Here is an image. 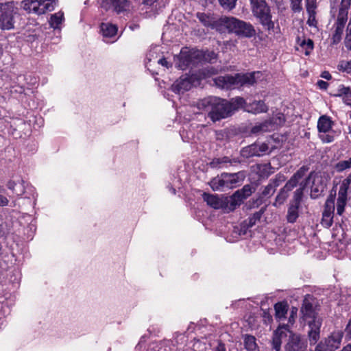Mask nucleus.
<instances>
[{
    "mask_svg": "<svg viewBox=\"0 0 351 351\" xmlns=\"http://www.w3.org/2000/svg\"><path fill=\"white\" fill-rule=\"evenodd\" d=\"M199 108L209 110L208 117L213 122L225 119L232 114L229 101L216 97L203 99L199 104Z\"/></svg>",
    "mask_w": 351,
    "mask_h": 351,
    "instance_id": "obj_1",
    "label": "nucleus"
},
{
    "mask_svg": "<svg viewBox=\"0 0 351 351\" xmlns=\"http://www.w3.org/2000/svg\"><path fill=\"white\" fill-rule=\"evenodd\" d=\"M217 25L238 36L252 38L256 34V30L252 24L232 16L221 17L217 21Z\"/></svg>",
    "mask_w": 351,
    "mask_h": 351,
    "instance_id": "obj_2",
    "label": "nucleus"
},
{
    "mask_svg": "<svg viewBox=\"0 0 351 351\" xmlns=\"http://www.w3.org/2000/svg\"><path fill=\"white\" fill-rule=\"evenodd\" d=\"M259 72L246 74H236L235 75H226L214 79L215 84L222 89H231L243 86L253 85L256 82V75Z\"/></svg>",
    "mask_w": 351,
    "mask_h": 351,
    "instance_id": "obj_3",
    "label": "nucleus"
},
{
    "mask_svg": "<svg viewBox=\"0 0 351 351\" xmlns=\"http://www.w3.org/2000/svg\"><path fill=\"white\" fill-rule=\"evenodd\" d=\"M254 15L258 19L261 24L268 31L274 29V23L271 20L270 9L265 0H250Z\"/></svg>",
    "mask_w": 351,
    "mask_h": 351,
    "instance_id": "obj_4",
    "label": "nucleus"
},
{
    "mask_svg": "<svg viewBox=\"0 0 351 351\" xmlns=\"http://www.w3.org/2000/svg\"><path fill=\"white\" fill-rule=\"evenodd\" d=\"M202 52L198 50L182 49L178 58L177 66L181 70L195 67L202 60Z\"/></svg>",
    "mask_w": 351,
    "mask_h": 351,
    "instance_id": "obj_5",
    "label": "nucleus"
},
{
    "mask_svg": "<svg viewBox=\"0 0 351 351\" xmlns=\"http://www.w3.org/2000/svg\"><path fill=\"white\" fill-rule=\"evenodd\" d=\"M58 0H25L23 1V10L28 13L37 15L54 10Z\"/></svg>",
    "mask_w": 351,
    "mask_h": 351,
    "instance_id": "obj_6",
    "label": "nucleus"
},
{
    "mask_svg": "<svg viewBox=\"0 0 351 351\" xmlns=\"http://www.w3.org/2000/svg\"><path fill=\"white\" fill-rule=\"evenodd\" d=\"M303 187L311 186V197L315 199L324 191L326 184L321 175L314 171L311 172L308 177L301 182Z\"/></svg>",
    "mask_w": 351,
    "mask_h": 351,
    "instance_id": "obj_7",
    "label": "nucleus"
},
{
    "mask_svg": "<svg viewBox=\"0 0 351 351\" xmlns=\"http://www.w3.org/2000/svg\"><path fill=\"white\" fill-rule=\"evenodd\" d=\"M308 170V167L302 166L293 174L277 195L276 198L277 203L281 204L286 200L288 197V193L296 186L298 181L304 176Z\"/></svg>",
    "mask_w": 351,
    "mask_h": 351,
    "instance_id": "obj_8",
    "label": "nucleus"
},
{
    "mask_svg": "<svg viewBox=\"0 0 351 351\" xmlns=\"http://www.w3.org/2000/svg\"><path fill=\"white\" fill-rule=\"evenodd\" d=\"M14 3L13 1L0 3V23L3 29H10L14 23Z\"/></svg>",
    "mask_w": 351,
    "mask_h": 351,
    "instance_id": "obj_9",
    "label": "nucleus"
},
{
    "mask_svg": "<svg viewBox=\"0 0 351 351\" xmlns=\"http://www.w3.org/2000/svg\"><path fill=\"white\" fill-rule=\"evenodd\" d=\"M199 79L194 75H184L177 80L171 86V90L177 94H181L199 84Z\"/></svg>",
    "mask_w": 351,
    "mask_h": 351,
    "instance_id": "obj_10",
    "label": "nucleus"
},
{
    "mask_svg": "<svg viewBox=\"0 0 351 351\" xmlns=\"http://www.w3.org/2000/svg\"><path fill=\"white\" fill-rule=\"evenodd\" d=\"M342 338V331H335L324 342L322 341L316 346L315 351H335L339 347Z\"/></svg>",
    "mask_w": 351,
    "mask_h": 351,
    "instance_id": "obj_11",
    "label": "nucleus"
},
{
    "mask_svg": "<svg viewBox=\"0 0 351 351\" xmlns=\"http://www.w3.org/2000/svg\"><path fill=\"white\" fill-rule=\"evenodd\" d=\"M350 184L351 174L342 181L339 187L337 200V213L339 215H341L344 212L347 201L348 191Z\"/></svg>",
    "mask_w": 351,
    "mask_h": 351,
    "instance_id": "obj_12",
    "label": "nucleus"
},
{
    "mask_svg": "<svg viewBox=\"0 0 351 351\" xmlns=\"http://www.w3.org/2000/svg\"><path fill=\"white\" fill-rule=\"evenodd\" d=\"M315 308L316 301L315 298L310 295H306L301 308L303 319L307 322L308 319L313 320L314 319H320L317 315Z\"/></svg>",
    "mask_w": 351,
    "mask_h": 351,
    "instance_id": "obj_13",
    "label": "nucleus"
},
{
    "mask_svg": "<svg viewBox=\"0 0 351 351\" xmlns=\"http://www.w3.org/2000/svg\"><path fill=\"white\" fill-rule=\"evenodd\" d=\"M269 153V146L265 143L256 142L241 149V155L245 158L262 156Z\"/></svg>",
    "mask_w": 351,
    "mask_h": 351,
    "instance_id": "obj_14",
    "label": "nucleus"
},
{
    "mask_svg": "<svg viewBox=\"0 0 351 351\" xmlns=\"http://www.w3.org/2000/svg\"><path fill=\"white\" fill-rule=\"evenodd\" d=\"M335 211V197L330 196L326 201L322 214V223L326 227H330L332 223Z\"/></svg>",
    "mask_w": 351,
    "mask_h": 351,
    "instance_id": "obj_15",
    "label": "nucleus"
},
{
    "mask_svg": "<svg viewBox=\"0 0 351 351\" xmlns=\"http://www.w3.org/2000/svg\"><path fill=\"white\" fill-rule=\"evenodd\" d=\"M291 334L288 325L279 326L275 330L273 335L272 346L275 351H280L282 339Z\"/></svg>",
    "mask_w": 351,
    "mask_h": 351,
    "instance_id": "obj_16",
    "label": "nucleus"
},
{
    "mask_svg": "<svg viewBox=\"0 0 351 351\" xmlns=\"http://www.w3.org/2000/svg\"><path fill=\"white\" fill-rule=\"evenodd\" d=\"M343 15H337V21L334 25L335 31L332 36V45L338 44L341 40L345 25L348 20V16Z\"/></svg>",
    "mask_w": 351,
    "mask_h": 351,
    "instance_id": "obj_17",
    "label": "nucleus"
},
{
    "mask_svg": "<svg viewBox=\"0 0 351 351\" xmlns=\"http://www.w3.org/2000/svg\"><path fill=\"white\" fill-rule=\"evenodd\" d=\"M306 348V344L300 337L291 332L289 341L285 346L286 351H305Z\"/></svg>",
    "mask_w": 351,
    "mask_h": 351,
    "instance_id": "obj_18",
    "label": "nucleus"
},
{
    "mask_svg": "<svg viewBox=\"0 0 351 351\" xmlns=\"http://www.w3.org/2000/svg\"><path fill=\"white\" fill-rule=\"evenodd\" d=\"M254 189L250 184L245 185L241 189L237 191L232 196V205H240L244 199L250 197Z\"/></svg>",
    "mask_w": 351,
    "mask_h": 351,
    "instance_id": "obj_19",
    "label": "nucleus"
},
{
    "mask_svg": "<svg viewBox=\"0 0 351 351\" xmlns=\"http://www.w3.org/2000/svg\"><path fill=\"white\" fill-rule=\"evenodd\" d=\"M308 324L310 330L308 331V337L311 344L315 343L319 339L320 327L322 325V319H314L313 320H308Z\"/></svg>",
    "mask_w": 351,
    "mask_h": 351,
    "instance_id": "obj_20",
    "label": "nucleus"
},
{
    "mask_svg": "<svg viewBox=\"0 0 351 351\" xmlns=\"http://www.w3.org/2000/svg\"><path fill=\"white\" fill-rule=\"evenodd\" d=\"M223 175L225 181V186L228 189L235 187L244 179V175L241 171L234 173H223Z\"/></svg>",
    "mask_w": 351,
    "mask_h": 351,
    "instance_id": "obj_21",
    "label": "nucleus"
},
{
    "mask_svg": "<svg viewBox=\"0 0 351 351\" xmlns=\"http://www.w3.org/2000/svg\"><path fill=\"white\" fill-rule=\"evenodd\" d=\"M245 111L254 114L266 112L268 110L267 106L263 101H253L246 104L244 107Z\"/></svg>",
    "mask_w": 351,
    "mask_h": 351,
    "instance_id": "obj_22",
    "label": "nucleus"
},
{
    "mask_svg": "<svg viewBox=\"0 0 351 351\" xmlns=\"http://www.w3.org/2000/svg\"><path fill=\"white\" fill-rule=\"evenodd\" d=\"M101 32L106 43L111 42L110 39L116 36L118 31L117 25L110 23H102L101 24ZM112 42H114L112 40Z\"/></svg>",
    "mask_w": 351,
    "mask_h": 351,
    "instance_id": "obj_23",
    "label": "nucleus"
},
{
    "mask_svg": "<svg viewBox=\"0 0 351 351\" xmlns=\"http://www.w3.org/2000/svg\"><path fill=\"white\" fill-rule=\"evenodd\" d=\"M332 121L330 117L323 115L319 117L317 121V129L319 132H328L332 128Z\"/></svg>",
    "mask_w": 351,
    "mask_h": 351,
    "instance_id": "obj_24",
    "label": "nucleus"
},
{
    "mask_svg": "<svg viewBox=\"0 0 351 351\" xmlns=\"http://www.w3.org/2000/svg\"><path fill=\"white\" fill-rule=\"evenodd\" d=\"M317 8V3H306V8L307 13L308 14V18L306 23L310 27H316L317 26V20L315 18V9Z\"/></svg>",
    "mask_w": 351,
    "mask_h": 351,
    "instance_id": "obj_25",
    "label": "nucleus"
},
{
    "mask_svg": "<svg viewBox=\"0 0 351 351\" xmlns=\"http://www.w3.org/2000/svg\"><path fill=\"white\" fill-rule=\"evenodd\" d=\"M117 13L129 10L130 3L128 0H108Z\"/></svg>",
    "mask_w": 351,
    "mask_h": 351,
    "instance_id": "obj_26",
    "label": "nucleus"
},
{
    "mask_svg": "<svg viewBox=\"0 0 351 351\" xmlns=\"http://www.w3.org/2000/svg\"><path fill=\"white\" fill-rule=\"evenodd\" d=\"M202 197L207 204L212 208L217 209L221 206V202L217 195L204 193Z\"/></svg>",
    "mask_w": 351,
    "mask_h": 351,
    "instance_id": "obj_27",
    "label": "nucleus"
},
{
    "mask_svg": "<svg viewBox=\"0 0 351 351\" xmlns=\"http://www.w3.org/2000/svg\"><path fill=\"white\" fill-rule=\"evenodd\" d=\"M243 343L246 351H259L256 338L252 335H243Z\"/></svg>",
    "mask_w": 351,
    "mask_h": 351,
    "instance_id": "obj_28",
    "label": "nucleus"
},
{
    "mask_svg": "<svg viewBox=\"0 0 351 351\" xmlns=\"http://www.w3.org/2000/svg\"><path fill=\"white\" fill-rule=\"evenodd\" d=\"M272 128V123L270 121L266 120L262 123L255 125L251 129L253 134H260L269 131Z\"/></svg>",
    "mask_w": 351,
    "mask_h": 351,
    "instance_id": "obj_29",
    "label": "nucleus"
},
{
    "mask_svg": "<svg viewBox=\"0 0 351 351\" xmlns=\"http://www.w3.org/2000/svg\"><path fill=\"white\" fill-rule=\"evenodd\" d=\"M275 316L278 320L285 318L286 314L288 311V306L284 302H278L274 306Z\"/></svg>",
    "mask_w": 351,
    "mask_h": 351,
    "instance_id": "obj_30",
    "label": "nucleus"
},
{
    "mask_svg": "<svg viewBox=\"0 0 351 351\" xmlns=\"http://www.w3.org/2000/svg\"><path fill=\"white\" fill-rule=\"evenodd\" d=\"M209 184L213 191H221L226 188L223 173L213 178Z\"/></svg>",
    "mask_w": 351,
    "mask_h": 351,
    "instance_id": "obj_31",
    "label": "nucleus"
},
{
    "mask_svg": "<svg viewBox=\"0 0 351 351\" xmlns=\"http://www.w3.org/2000/svg\"><path fill=\"white\" fill-rule=\"evenodd\" d=\"M300 205L291 204L288 209L287 219L289 223H294L298 217V208Z\"/></svg>",
    "mask_w": 351,
    "mask_h": 351,
    "instance_id": "obj_32",
    "label": "nucleus"
},
{
    "mask_svg": "<svg viewBox=\"0 0 351 351\" xmlns=\"http://www.w3.org/2000/svg\"><path fill=\"white\" fill-rule=\"evenodd\" d=\"M64 21V14L58 12L51 15L49 21V24L53 29H59L60 25Z\"/></svg>",
    "mask_w": 351,
    "mask_h": 351,
    "instance_id": "obj_33",
    "label": "nucleus"
},
{
    "mask_svg": "<svg viewBox=\"0 0 351 351\" xmlns=\"http://www.w3.org/2000/svg\"><path fill=\"white\" fill-rule=\"evenodd\" d=\"M38 121H41V119H38L36 116L32 113H27L25 116V119H23V124L27 125L29 130H31L32 128L36 129V126L38 125Z\"/></svg>",
    "mask_w": 351,
    "mask_h": 351,
    "instance_id": "obj_34",
    "label": "nucleus"
},
{
    "mask_svg": "<svg viewBox=\"0 0 351 351\" xmlns=\"http://www.w3.org/2000/svg\"><path fill=\"white\" fill-rule=\"evenodd\" d=\"M246 104L247 103L242 97H237L235 98H232L231 101H229V104L231 105L232 113L234 112L235 110H237L239 108H244Z\"/></svg>",
    "mask_w": 351,
    "mask_h": 351,
    "instance_id": "obj_35",
    "label": "nucleus"
},
{
    "mask_svg": "<svg viewBox=\"0 0 351 351\" xmlns=\"http://www.w3.org/2000/svg\"><path fill=\"white\" fill-rule=\"evenodd\" d=\"M300 46L304 50V54L308 56L313 49L314 44L311 39L304 38L300 43Z\"/></svg>",
    "mask_w": 351,
    "mask_h": 351,
    "instance_id": "obj_36",
    "label": "nucleus"
},
{
    "mask_svg": "<svg viewBox=\"0 0 351 351\" xmlns=\"http://www.w3.org/2000/svg\"><path fill=\"white\" fill-rule=\"evenodd\" d=\"M335 169L337 172H342L346 169H351V157L347 160H341L336 163Z\"/></svg>",
    "mask_w": 351,
    "mask_h": 351,
    "instance_id": "obj_37",
    "label": "nucleus"
},
{
    "mask_svg": "<svg viewBox=\"0 0 351 351\" xmlns=\"http://www.w3.org/2000/svg\"><path fill=\"white\" fill-rule=\"evenodd\" d=\"M335 97H351V87L340 85L337 90V93L334 95Z\"/></svg>",
    "mask_w": 351,
    "mask_h": 351,
    "instance_id": "obj_38",
    "label": "nucleus"
},
{
    "mask_svg": "<svg viewBox=\"0 0 351 351\" xmlns=\"http://www.w3.org/2000/svg\"><path fill=\"white\" fill-rule=\"evenodd\" d=\"M351 5V0H341L340 7L339 9V15L347 16L348 14V10Z\"/></svg>",
    "mask_w": 351,
    "mask_h": 351,
    "instance_id": "obj_39",
    "label": "nucleus"
},
{
    "mask_svg": "<svg viewBox=\"0 0 351 351\" xmlns=\"http://www.w3.org/2000/svg\"><path fill=\"white\" fill-rule=\"evenodd\" d=\"M258 168L262 176L268 177L274 173V171H272L273 168L269 163L260 165Z\"/></svg>",
    "mask_w": 351,
    "mask_h": 351,
    "instance_id": "obj_40",
    "label": "nucleus"
},
{
    "mask_svg": "<svg viewBox=\"0 0 351 351\" xmlns=\"http://www.w3.org/2000/svg\"><path fill=\"white\" fill-rule=\"evenodd\" d=\"M226 163H232V160L227 156L217 158L213 160L210 165L213 167H221V165Z\"/></svg>",
    "mask_w": 351,
    "mask_h": 351,
    "instance_id": "obj_41",
    "label": "nucleus"
},
{
    "mask_svg": "<svg viewBox=\"0 0 351 351\" xmlns=\"http://www.w3.org/2000/svg\"><path fill=\"white\" fill-rule=\"evenodd\" d=\"M290 7L293 12H300L303 9L302 0H290Z\"/></svg>",
    "mask_w": 351,
    "mask_h": 351,
    "instance_id": "obj_42",
    "label": "nucleus"
},
{
    "mask_svg": "<svg viewBox=\"0 0 351 351\" xmlns=\"http://www.w3.org/2000/svg\"><path fill=\"white\" fill-rule=\"evenodd\" d=\"M197 19L202 23L205 26L209 27L213 25V21L209 16L204 13H197Z\"/></svg>",
    "mask_w": 351,
    "mask_h": 351,
    "instance_id": "obj_43",
    "label": "nucleus"
},
{
    "mask_svg": "<svg viewBox=\"0 0 351 351\" xmlns=\"http://www.w3.org/2000/svg\"><path fill=\"white\" fill-rule=\"evenodd\" d=\"M300 188L298 189L294 192V196H293V204L300 205V202L303 195V191L306 187H303V186H301V184H300Z\"/></svg>",
    "mask_w": 351,
    "mask_h": 351,
    "instance_id": "obj_44",
    "label": "nucleus"
},
{
    "mask_svg": "<svg viewBox=\"0 0 351 351\" xmlns=\"http://www.w3.org/2000/svg\"><path fill=\"white\" fill-rule=\"evenodd\" d=\"M286 180V177L282 174L278 173L276 176L275 178L270 181V184L273 186V187L276 189L280 184L285 182Z\"/></svg>",
    "mask_w": 351,
    "mask_h": 351,
    "instance_id": "obj_45",
    "label": "nucleus"
},
{
    "mask_svg": "<svg viewBox=\"0 0 351 351\" xmlns=\"http://www.w3.org/2000/svg\"><path fill=\"white\" fill-rule=\"evenodd\" d=\"M221 5L228 10H232L235 7L237 0H219Z\"/></svg>",
    "mask_w": 351,
    "mask_h": 351,
    "instance_id": "obj_46",
    "label": "nucleus"
},
{
    "mask_svg": "<svg viewBox=\"0 0 351 351\" xmlns=\"http://www.w3.org/2000/svg\"><path fill=\"white\" fill-rule=\"evenodd\" d=\"M276 189L273 187V186L269 183L264 189L262 192V195L263 197H269L274 194Z\"/></svg>",
    "mask_w": 351,
    "mask_h": 351,
    "instance_id": "obj_47",
    "label": "nucleus"
},
{
    "mask_svg": "<svg viewBox=\"0 0 351 351\" xmlns=\"http://www.w3.org/2000/svg\"><path fill=\"white\" fill-rule=\"evenodd\" d=\"M339 70H341L343 71H346L347 73L351 72V60L346 61V62H342L339 66Z\"/></svg>",
    "mask_w": 351,
    "mask_h": 351,
    "instance_id": "obj_48",
    "label": "nucleus"
},
{
    "mask_svg": "<svg viewBox=\"0 0 351 351\" xmlns=\"http://www.w3.org/2000/svg\"><path fill=\"white\" fill-rule=\"evenodd\" d=\"M345 45L348 49L351 51V28L348 29L345 38Z\"/></svg>",
    "mask_w": 351,
    "mask_h": 351,
    "instance_id": "obj_49",
    "label": "nucleus"
},
{
    "mask_svg": "<svg viewBox=\"0 0 351 351\" xmlns=\"http://www.w3.org/2000/svg\"><path fill=\"white\" fill-rule=\"evenodd\" d=\"M25 80L27 82V84L30 86H34L38 83L37 77L35 76H32V75L25 76Z\"/></svg>",
    "mask_w": 351,
    "mask_h": 351,
    "instance_id": "obj_50",
    "label": "nucleus"
},
{
    "mask_svg": "<svg viewBox=\"0 0 351 351\" xmlns=\"http://www.w3.org/2000/svg\"><path fill=\"white\" fill-rule=\"evenodd\" d=\"M320 138L324 143H331L334 141V136L330 134H326L324 133L322 135H320Z\"/></svg>",
    "mask_w": 351,
    "mask_h": 351,
    "instance_id": "obj_51",
    "label": "nucleus"
},
{
    "mask_svg": "<svg viewBox=\"0 0 351 351\" xmlns=\"http://www.w3.org/2000/svg\"><path fill=\"white\" fill-rule=\"evenodd\" d=\"M296 313H297V309L296 308H293L291 312L290 316L289 317V324H293L294 319H295V317L296 315Z\"/></svg>",
    "mask_w": 351,
    "mask_h": 351,
    "instance_id": "obj_52",
    "label": "nucleus"
},
{
    "mask_svg": "<svg viewBox=\"0 0 351 351\" xmlns=\"http://www.w3.org/2000/svg\"><path fill=\"white\" fill-rule=\"evenodd\" d=\"M317 85L319 86L320 89L323 90H326L328 86V84L323 80H318L317 82Z\"/></svg>",
    "mask_w": 351,
    "mask_h": 351,
    "instance_id": "obj_53",
    "label": "nucleus"
},
{
    "mask_svg": "<svg viewBox=\"0 0 351 351\" xmlns=\"http://www.w3.org/2000/svg\"><path fill=\"white\" fill-rule=\"evenodd\" d=\"M158 64H161L163 66H165L167 68H169L171 64L167 60L166 58H161L158 60Z\"/></svg>",
    "mask_w": 351,
    "mask_h": 351,
    "instance_id": "obj_54",
    "label": "nucleus"
},
{
    "mask_svg": "<svg viewBox=\"0 0 351 351\" xmlns=\"http://www.w3.org/2000/svg\"><path fill=\"white\" fill-rule=\"evenodd\" d=\"M260 217H261L260 213H255L253 217L250 219V225L252 226L255 223V221L257 219H259Z\"/></svg>",
    "mask_w": 351,
    "mask_h": 351,
    "instance_id": "obj_55",
    "label": "nucleus"
},
{
    "mask_svg": "<svg viewBox=\"0 0 351 351\" xmlns=\"http://www.w3.org/2000/svg\"><path fill=\"white\" fill-rule=\"evenodd\" d=\"M8 204V199L5 197L0 195V206H7Z\"/></svg>",
    "mask_w": 351,
    "mask_h": 351,
    "instance_id": "obj_56",
    "label": "nucleus"
},
{
    "mask_svg": "<svg viewBox=\"0 0 351 351\" xmlns=\"http://www.w3.org/2000/svg\"><path fill=\"white\" fill-rule=\"evenodd\" d=\"M321 77L322 78H324L327 80H330L331 78H332V76L330 75V73L328 72V71H323L322 73H321Z\"/></svg>",
    "mask_w": 351,
    "mask_h": 351,
    "instance_id": "obj_57",
    "label": "nucleus"
},
{
    "mask_svg": "<svg viewBox=\"0 0 351 351\" xmlns=\"http://www.w3.org/2000/svg\"><path fill=\"white\" fill-rule=\"evenodd\" d=\"M157 0H143V3L145 5L151 6Z\"/></svg>",
    "mask_w": 351,
    "mask_h": 351,
    "instance_id": "obj_58",
    "label": "nucleus"
},
{
    "mask_svg": "<svg viewBox=\"0 0 351 351\" xmlns=\"http://www.w3.org/2000/svg\"><path fill=\"white\" fill-rule=\"evenodd\" d=\"M29 228H30V231H31V234H29L27 237V239H32V237H33V234H34V232L36 230V227L34 225H30L29 226Z\"/></svg>",
    "mask_w": 351,
    "mask_h": 351,
    "instance_id": "obj_59",
    "label": "nucleus"
},
{
    "mask_svg": "<svg viewBox=\"0 0 351 351\" xmlns=\"http://www.w3.org/2000/svg\"><path fill=\"white\" fill-rule=\"evenodd\" d=\"M214 351H226V348L223 344L219 343L215 349Z\"/></svg>",
    "mask_w": 351,
    "mask_h": 351,
    "instance_id": "obj_60",
    "label": "nucleus"
},
{
    "mask_svg": "<svg viewBox=\"0 0 351 351\" xmlns=\"http://www.w3.org/2000/svg\"><path fill=\"white\" fill-rule=\"evenodd\" d=\"M346 332L348 335H349V337L351 338V319L349 321L347 327H346Z\"/></svg>",
    "mask_w": 351,
    "mask_h": 351,
    "instance_id": "obj_61",
    "label": "nucleus"
},
{
    "mask_svg": "<svg viewBox=\"0 0 351 351\" xmlns=\"http://www.w3.org/2000/svg\"><path fill=\"white\" fill-rule=\"evenodd\" d=\"M350 97H343V101L345 104L351 106V99Z\"/></svg>",
    "mask_w": 351,
    "mask_h": 351,
    "instance_id": "obj_62",
    "label": "nucleus"
},
{
    "mask_svg": "<svg viewBox=\"0 0 351 351\" xmlns=\"http://www.w3.org/2000/svg\"><path fill=\"white\" fill-rule=\"evenodd\" d=\"M341 351H351V344H348Z\"/></svg>",
    "mask_w": 351,
    "mask_h": 351,
    "instance_id": "obj_63",
    "label": "nucleus"
},
{
    "mask_svg": "<svg viewBox=\"0 0 351 351\" xmlns=\"http://www.w3.org/2000/svg\"><path fill=\"white\" fill-rule=\"evenodd\" d=\"M306 3H317V0H306Z\"/></svg>",
    "mask_w": 351,
    "mask_h": 351,
    "instance_id": "obj_64",
    "label": "nucleus"
}]
</instances>
